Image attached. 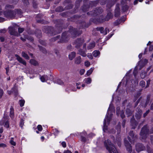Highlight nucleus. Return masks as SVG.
Here are the masks:
<instances>
[{
    "mask_svg": "<svg viewBox=\"0 0 153 153\" xmlns=\"http://www.w3.org/2000/svg\"><path fill=\"white\" fill-rule=\"evenodd\" d=\"M115 111L114 109L113 108V105L111 103L110 104L109 107L108 109L107 113L106 114V117L104 121V126L103 128V131L104 132H106V131H108V132H110V133L114 134L115 133V131H109L107 129V123L108 124L109 123L110 120V119L112 116V114H111L109 115V113L110 111L111 112H114Z\"/></svg>",
    "mask_w": 153,
    "mask_h": 153,
    "instance_id": "obj_1",
    "label": "nucleus"
},
{
    "mask_svg": "<svg viewBox=\"0 0 153 153\" xmlns=\"http://www.w3.org/2000/svg\"><path fill=\"white\" fill-rule=\"evenodd\" d=\"M140 85L142 87H143L145 86V82L144 81L142 80L140 81Z\"/></svg>",
    "mask_w": 153,
    "mask_h": 153,
    "instance_id": "obj_33",
    "label": "nucleus"
},
{
    "mask_svg": "<svg viewBox=\"0 0 153 153\" xmlns=\"http://www.w3.org/2000/svg\"><path fill=\"white\" fill-rule=\"evenodd\" d=\"M125 120H123V123H122V126L123 127H124V126H125Z\"/></svg>",
    "mask_w": 153,
    "mask_h": 153,
    "instance_id": "obj_64",
    "label": "nucleus"
},
{
    "mask_svg": "<svg viewBox=\"0 0 153 153\" xmlns=\"http://www.w3.org/2000/svg\"><path fill=\"white\" fill-rule=\"evenodd\" d=\"M76 53L74 52L71 53L69 55V58L70 60H72L75 56Z\"/></svg>",
    "mask_w": 153,
    "mask_h": 153,
    "instance_id": "obj_17",
    "label": "nucleus"
},
{
    "mask_svg": "<svg viewBox=\"0 0 153 153\" xmlns=\"http://www.w3.org/2000/svg\"><path fill=\"white\" fill-rule=\"evenodd\" d=\"M10 117H13V109L12 107H11L10 108Z\"/></svg>",
    "mask_w": 153,
    "mask_h": 153,
    "instance_id": "obj_27",
    "label": "nucleus"
},
{
    "mask_svg": "<svg viewBox=\"0 0 153 153\" xmlns=\"http://www.w3.org/2000/svg\"><path fill=\"white\" fill-rule=\"evenodd\" d=\"M10 143L13 146H15L16 145V143L13 140L12 138L10 140Z\"/></svg>",
    "mask_w": 153,
    "mask_h": 153,
    "instance_id": "obj_39",
    "label": "nucleus"
},
{
    "mask_svg": "<svg viewBox=\"0 0 153 153\" xmlns=\"http://www.w3.org/2000/svg\"><path fill=\"white\" fill-rule=\"evenodd\" d=\"M79 54L83 57L86 56L85 52V51H82V50H79Z\"/></svg>",
    "mask_w": 153,
    "mask_h": 153,
    "instance_id": "obj_22",
    "label": "nucleus"
},
{
    "mask_svg": "<svg viewBox=\"0 0 153 153\" xmlns=\"http://www.w3.org/2000/svg\"><path fill=\"white\" fill-rule=\"evenodd\" d=\"M3 132V128L2 127H1L0 128V133H2Z\"/></svg>",
    "mask_w": 153,
    "mask_h": 153,
    "instance_id": "obj_62",
    "label": "nucleus"
},
{
    "mask_svg": "<svg viewBox=\"0 0 153 153\" xmlns=\"http://www.w3.org/2000/svg\"><path fill=\"white\" fill-rule=\"evenodd\" d=\"M120 128L121 126L120 123L119 124H118L117 127V132H120Z\"/></svg>",
    "mask_w": 153,
    "mask_h": 153,
    "instance_id": "obj_34",
    "label": "nucleus"
},
{
    "mask_svg": "<svg viewBox=\"0 0 153 153\" xmlns=\"http://www.w3.org/2000/svg\"><path fill=\"white\" fill-rule=\"evenodd\" d=\"M104 144L106 149L108 151L109 153H118L115 147L111 143V141L108 140L104 142Z\"/></svg>",
    "mask_w": 153,
    "mask_h": 153,
    "instance_id": "obj_2",
    "label": "nucleus"
},
{
    "mask_svg": "<svg viewBox=\"0 0 153 153\" xmlns=\"http://www.w3.org/2000/svg\"><path fill=\"white\" fill-rule=\"evenodd\" d=\"M148 62V60L146 59L144 60V62L143 63L142 61H140L138 63V65L137 66V67L139 68L140 69L145 65L147 64Z\"/></svg>",
    "mask_w": 153,
    "mask_h": 153,
    "instance_id": "obj_6",
    "label": "nucleus"
},
{
    "mask_svg": "<svg viewBox=\"0 0 153 153\" xmlns=\"http://www.w3.org/2000/svg\"><path fill=\"white\" fill-rule=\"evenodd\" d=\"M25 103V101L24 100H21L19 101V104L21 107H22L24 105Z\"/></svg>",
    "mask_w": 153,
    "mask_h": 153,
    "instance_id": "obj_26",
    "label": "nucleus"
},
{
    "mask_svg": "<svg viewBox=\"0 0 153 153\" xmlns=\"http://www.w3.org/2000/svg\"><path fill=\"white\" fill-rule=\"evenodd\" d=\"M94 69V68H91L89 70L87 71L86 74L85 75V76H86V75L87 76L90 75L92 74Z\"/></svg>",
    "mask_w": 153,
    "mask_h": 153,
    "instance_id": "obj_18",
    "label": "nucleus"
},
{
    "mask_svg": "<svg viewBox=\"0 0 153 153\" xmlns=\"http://www.w3.org/2000/svg\"><path fill=\"white\" fill-rule=\"evenodd\" d=\"M7 147V145L4 143H1L0 144V148H4Z\"/></svg>",
    "mask_w": 153,
    "mask_h": 153,
    "instance_id": "obj_32",
    "label": "nucleus"
},
{
    "mask_svg": "<svg viewBox=\"0 0 153 153\" xmlns=\"http://www.w3.org/2000/svg\"><path fill=\"white\" fill-rule=\"evenodd\" d=\"M130 71H131L130 70L127 73L126 76L123 78L122 82H121L120 83V84L118 85L117 90L118 88L120 86V85L122 83H123V84H125V85H127L128 84L129 81L130 80V76L129 74V73Z\"/></svg>",
    "mask_w": 153,
    "mask_h": 153,
    "instance_id": "obj_4",
    "label": "nucleus"
},
{
    "mask_svg": "<svg viewBox=\"0 0 153 153\" xmlns=\"http://www.w3.org/2000/svg\"><path fill=\"white\" fill-rule=\"evenodd\" d=\"M86 133L85 131H83L80 133V135L81 138V140L82 141L85 142L86 141V138L84 137L86 136Z\"/></svg>",
    "mask_w": 153,
    "mask_h": 153,
    "instance_id": "obj_15",
    "label": "nucleus"
},
{
    "mask_svg": "<svg viewBox=\"0 0 153 153\" xmlns=\"http://www.w3.org/2000/svg\"><path fill=\"white\" fill-rule=\"evenodd\" d=\"M22 56L26 59H29V57L27 54L24 52H22Z\"/></svg>",
    "mask_w": 153,
    "mask_h": 153,
    "instance_id": "obj_23",
    "label": "nucleus"
},
{
    "mask_svg": "<svg viewBox=\"0 0 153 153\" xmlns=\"http://www.w3.org/2000/svg\"><path fill=\"white\" fill-rule=\"evenodd\" d=\"M97 30L100 31V33L104 35H106L108 33L109 31L108 29L106 28L104 30L103 27H98L97 28Z\"/></svg>",
    "mask_w": 153,
    "mask_h": 153,
    "instance_id": "obj_7",
    "label": "nucleus"
},
{
    "mask_svg": "<svg viewBox=\"0 0 153 153\" xmlns=\"http://www.w3.org/2000/svg\"><path fill=\"white\" fill-rule=\"evenodd\" d=\"M3 94V90L0 88V98H1Z\"/></svg>",
    "mask_w": 153,
    "mask_h": 153,
    "instance_id": "obj_46",
    "label": "nucleus"
},
{
    "mask_svg": "<svg viewBox=\"0 0 153 153\" xmlns=\"http://www.w3.org/2000/svg\"><path fill=\"white\" fill-rule=\"evenodd\" d=\"M16 12L18 14H21V10H16Z\"/></svg>",
    "mask_w": 153,
    "mask_h": 153,
    "instance_id": "obj_54",
    "label": "nucleus"
},
{
    "mask_svg": "<svg viewBox=\"0 0 153 153\" xmlns=\"http://www.w3.org/2000/svg\"><path fill=\"white\" fill-rule=\"evenodd\" d=\"M9 30L10 33L12 35H15L16 36H19V34L15 31L14 28L12 27H10L9 28Z\"/></svg>",
    "mask_w": 153,
    "mask_h": 153,
    "instance_id": "obj_10",
    "label": "nucleus"
},
{
    "mask_svg": "<svg viewBox=\"0 0 153 153\" xmlns=\"http://www.w3.org/2000/svg\"><path fill=\"white\" fill-rule=\"evenodd\" d=\"M88 57L90 59H92L93 56L91 53H88V54L87 55Z\"/></svg>",
    "mask_w": 153,
    "mask_h": 153,
    "instance_id": "obj_42",
    "label": "nucleus"
},
{
    "mask_svg": "<svg viewBox=\"0 0 153 153\" xmlns=\"http://www.w3.org/2000/svg\"><path fill=\"white\" fill-rule=\"evenodd\" d=\"M24 30L23 28L19 27L18 28V31L19 33H22Z\"/></svg>",
    "mask_w": 153,
    "mask_h": 153,
    "instance_id": "obj_40",
    "label": "nucleus"
},
{
    "mask_svg": "<svg viewBox=\"0 0 153 153\" xmlns=\"http://www.w3.org/2000/svg\"><path fill=\"white\" fill-rule=\"evenodd\" d=\"M142 56V53L140 54L138 56V57H139V59H140L141 58Z\"/></svg>",
    "mask_w": 153,
    "mask_h": 153,
    "instance_id": "obj_63",
    "label": "nucleus"
},
{
    "mask_svg": "<svg viewBox=\"0 0 153 153\" xmlns=\"http://www.w3.org/2000/svg\"><path fill=\"white\" fill-rule=\"evenodd\" d=\"M149 110L147 111H146V113H145L144 114H143V116L144 117H145L146 115H147V114L149 113Z\"/></svg>",
    "mask_w": 153,
    "mask_h": 153,
    "instance_id": "obj_50",
    "label": "nucleus"
},
{
    "mask_svg": "<svg viewBox=\"0 0 153 153\" xmlns=\"http://www.w3.org/2000/svg\"><path fill=\"white\" fill-rule=\"evenodd\" d=\"M138 1H139L140 2H142L143 0H135L134 2V5L136 4L137 3Z\"/></svg>",
    "mask_w": 153,
    "mask_h": 153,
    "instance_id": "obj_45",
    "label": "nucleus"
},
{
    "mask_svg": "<svg viewBox=\"0 0 153 153\" xmlns=\"http://www.w3.org/2000/svg\"><path fill=\"white\" fill-rule=\"evenodd\" d=\"M53 131L54 134L55 135L58 134L59 133V131L56 128L53 130Z\"/></svg>",
    "mask_w": 153,
    "mask_h": 153,
    "instance_id": "obj_41",
    "label": "nucleus"
},
{
    "mask_svg": "<svg viewBox=\"0 0 153 153\" xmlns=\"http://www.w3.org/2000/svg\"><path fill=\"white\" fill-rule=\"evenodd\" d=\"M95 44L94 42H92L89 44L87 47V49L90 50L93 48L95 46Z\"/></svg>",
    "mask_w": 153,
    "mask_h": 153,
    "instance_id": "obj_16",
    "label": "nucleus"
},
{
    "mask_svg": "<svg viewBox=\"0 0 153 153\" xmlns=\"http://www.w3.org/2000/svg\"><path fill=\"white\" fill-rule=\"evenodd\" d=\"M0 40L1 42H3L4 41V38L3 37H0Z\"/></svg>",
    "mask_w": 153,
    "mask_h": 153,
    "instance_id": "obj_49",
    "label": "nucleus"
},
{
    "mask_svg": "<svg viewBox=\"0 0 153 153\" xmlns=\"http://www.w3.org/2000/svg\"><path fill=\"white\" fill-rule=\"evenodd\" d=\"M117 10H118V12H117V13H116V10H115V15L116 16H117L119 15V9Z\"/></svg>",
    "mask_w": 153,
    "mask_h": 153,
    "instance_id": "obj_56",
    "label": "nucleus"
},
{
    "mask_svg": "<svg viewBox=\"0 0 153 153\" xmlns=\"http://www.w3.org/2000/svg\"><path fill=\"white\" fill-rule=\"evenodd\" d=\"M63 153H72L69 150H65L64 151Z\"/></svg>",
    "mask_w": 153,
    "mask_h": 153,
    "instance_id": "obj_51",
    "label": "nucleus"
},
{
    "mask_svg": "<svg viewBox=\"0 0 153 153\" xmlns=\"http://www.w3.org/2000/svg\"><path fill=\"white\" fill-rule=\"evenodd\" d=\"M112 15L111 13H109L106 16L105 20H108L112 17Z\"/></svg>",
    "mask_w": 153,
    "mask_h": 153,
    "instance_id": "obj_25",
    "label": "nucleus"
},
{
    "mask_svg": "<svg viewBox=\"0 0 153 153\" xmlns=\"http://www.w3.org/2000/svg\"><path fill=\"white\" fill-rule=\"evenodd\" d=\"M85 66L88 67L90 65V63L88 61H86L85 62Z\"/></svg>",
    "mask_w": 153,
    "mask_h": 153,
    "instance_id": "obj_31",
    "label": "nucleus"
},
{
    "mask_svg": "<svg viewBox=\"0 0 153 153\" xmlns=\"http://www.w3.org/2000/svg\"><path fill=\"white\" fill-rule=\"evenodd\" d=\"M146 75V73L145 72H143L142 73L140 74V76H141V78L142 79H144L145 76Z\"/></svg>",
    "mask_w": 153,
    "mask_h": 153,
    "instance_id": "obj_35",
    "label": "nucleus"
},
{
    "mask_svg": "<svg viewBox=\"0 0 153 153\" xmlns=\"http://www.w3.org/2000/svg\"><path fill=\"white\" fill-rule=\"evenodd\" d=\"M57 83L58 84L61 85H62L63 84V82H62V81L60 79L57 80Z\"/></svg>",
    "mask_w": 153,
    "mask_h": 153,
    "instance_id": "obj_38",
    "label": "nucleus"
},
{
    "mask_svg": "<svg viewBox=\"0 0 153 153\" xmlns=\"http://www.w3.org/2000/svg\"><path fill=\"white\" fill-rule=\"evenodd\" d=\"M62 146L64 147V148H65L66 147V143L64 142V141H63V142H62Z\"/></svg>",
    "mask_w": 153,
    "mask_h": 153,
    "instance_id": "obj_44",
    "label": "nucleus"
},
{
    "mask_svg": "<svg viewBox=\"0 0 153 153\" xmlns=\"http://www.w3.org/2000/svg\"><path fill=\"white\" fill-rule=\"evenodd\" d=\"M85 72V70L84 69H81L80 71V74L82 75L84 74Z\"/></svg>",
    "mask_w": 153,
    "mask_h": 153,
    "instance_id": "obj_43",
    "label": "nucleus"
},
{
    "mask_svg": "<svg viewBox=\"0 0 153 153\" xmlns=\"http://www.w3.org/2000/svg\"><path fill=\"white\" fill-rule=\"evenodd\" d=\"M4 127L6 128H8L9 126V124L8 120L6 121L4 125Z\"/></svg>",
    "mask_w": 153,
    "mask_h": 153,
    "instance_id": "obj_29",
    "label": "nucleus"
},
{
    "mask_svg": "<svg viewBox=\"0 0 153 153\" xmlns=\"http://www.w3.org/2000/svg\"><path fill=\"white\" fill-rule=\"evenodd\" d=\"M151 140L152 144H153V136L151 137Z\"/></svg>",
    "mask_w": 153,
    "mask_h": 153,
    "instance_id": "obj_61",
    "label": "nucleus"
},
{
    "mask_svg": "<svg viewBox=\"0 0 153 153\" xmlns=\"http://www.w3.org/2000/svg\"><path fill=\"white\" fill-rule=\"evenodd\" d=\"M4 21V18L0 17V22H3Z\"/></svg>",
    "mask_w": 153,
    "mask_h": 153,
    "instance_id": "obj_55",
    "label": "nucleus"
},
{
    "mask_svg": "<svg viewBox=\"0 0 153 153\" xmlns=\"http://www.w3.org/2000/svg\"><path fill=\"white\" fill-rule=\"evenodd\" d=\"M38 130L40 131H41L42 130V128L41 125H38L37 127Z\"/></svg>",
    "mask_w": 153,
    "mask_h": 153,
    "instance_id": "obj_36",
    "label": "nucleus"
},
{
    "mask_svg": "<svg viewBox=\"0 0 153 153\" xmlns=\"http://www.w3.org/2000/svg\"><path fill=\"white\" fill-rule=\"evenodd\" d=\"M128 139L131 143H134V141L135 139L133 131H131L130 132L129 135L128 136Z\"/></svg>",
    "mask_w": 153,
    "mask_h": 153,
    "instance_id": "obj_9",
    "label": "nucleus"
},
{
    "mask_svg": "<svg viewBox=\"0 0 153 153\" xmlns=\"http://www.w3.org/2000/svg\"><path fill=\"white\" fill-rule=\"evenodd\" d=\"M65 33H63L62 34V39H64L65 37Z\"/></svg>",
    "mask_w": 153,
    "mask_h": 153,
    "instance_id": "obj_60",
    "label": "nucleus"
},
{
    "mask_svg": "<svg viewBox=\"0 0 153 153\" xmlns=\"http://www.w3.org/2000/svg\"><path fill=\"white\" fill-rule=\"evenodd\" d=\"M81 62L80 56L77 57L75 59V63L77 64H79Z\"/></svg>",
    "mask_w": 153,
    "mask_h": 153,
    "instance_id": "obj_20",
    "label": "nucleus"
},
{
    "mask_svg": "<svg viewBox=\"0 0 153 153\" xmlns=\"http://www.w3.org/2000/svg\"><path fill=\"white\" fill-rule=\"evenodd\" d=\"M51 77L52 76L51 75L49 76L46 75H44L42 76L40 75V79L42 82H44L50 80Z\"/></svg>",
    "mask_w": 153,
    "mask_h": 153,
    "instance_id": "obj_5",
    "label": "nucleus"
},
{
    "mask_svg": "<svg viewBox=\"0 0 153 153\" xmlns=\"http://www.w3.org/2000/svg\"><path fill=\"white\" fill-rule=\"evenodd\" d=\"M100 53L98 51H94L93 53V54L94 56L95 57H99L100 55Z\"/></svg>",
    "mask_w": 153,
    "mask_h": 153,
    "instance_id": "obj_19",
    "label": "nucleus"
},
{
    "mask_svg": "<svg viewBox=\"0 0 153 153\" xmlns=\"http://www.w3.org/2000/svg\"><path fill=\"white\" fill-rule=\"evenodd\" d=\"M6 32V30L5 29H3L0 30V32L1 33H5Z\"/></svg>",
    "mask_w": 153,
    "mask_h": 153,
    "instance_id": "obj_58",
    "label": "nucleus"
},
{
    "mask_svg": "<svg viewBox=\"0 0 153 153\" xmlns=\"http://www.w3.org/2000/svg\"><path fill=\"white\" fill-rule=\"evenodd\" d=\"M113 33H112L111 34L108 35V36L107 37V40H108L111 37V36L113 35Z\"/></svg>",
    "mask_w": 153,
    "mask_h": 153,
    "instance_id": "obj_48",
    "label": "nucleus"
},
{
    "mask_svg": "<svg viewBox=\"0 0 153 153\" xmlns=\"http://www.w3.org/2000/svg\"><path fill=\"white\" fill-rule=\"evenodd\" d=\"M150 82V80H148L147 81V85L146 87H147L149 86V84Z\"/></svg>",
    "mask_w": 153,
    "mask_h": 153,
    "instance_id": "obj_53",
    "label": "nucleus"
},
{
    "mask_svg": "<svg viewBox=\"0 0 153 153\" xmlns=\"http://www.w3.org/2000/svg\"><path fill=\"white\" fill-rule=\"evenodd\" d=\"M142 112L141 111H140L139 112H138L137 114H136L135 115L137 119H139L140 118V117L142 114Z\"/></svg>",
    "mask_w": 153,
    "mask_h": 153,
    "instance_id": "obj_24",
    "label": "nucleus"
},
{
    "mask_svg": "<svg viewBox=\"0 0 153 153\" xmlns=\"http://www.w3.org/2000/svg\"><path fill=\"white\" fill-rule=\"evenodd\" d=\"M30 62L31 64L34 65H36L37 64V62L34 59H31L30 61Z\"/></svg>",
    "mask_w": 153,
    "mask_h": 153,
    "instance_id": "obj_28",
    "label": "nucleus"
},
{
    "mask_svg": "<svg viewBox=\"0 0 153 153\" xmlns=\"http://www.w3.org/2000/svg\"><path fill=\"white\" fill-rule=\"evenodd\" d=\"M24 124V123L23 122V120L22 119H21V122L20 124V126L21 127V128H22L23 127Z\"/></svg>",
    "mask_w": 153,
    "mask_h": 153,
    "instance_id": "obj_37",
    "label": "nucleus"
},
{
    "mask_svg": "<svg viewBox=\"0 0 153 153\" xmlns=\"http://www.w3.org/2000/svg\"><path fill=\"white\" fill-rule=\"evenodd\" d=\"M95 134H93V133H91L90 134L89 136V137H92L93 136H95Z\"/></svg>",
    "mask_w": 153,
    "mask_h": 153,
    "instance_id": "obj_59",
    "label": "nucleus"
},
{
    "mask_svg": "<svg viewBox=\"0 0 153 153\" xmlns=\"http://www.w3.org/2000/svg\"><path fill=\"white\" fill-rule=\"evenodd\" d=\"M78 42L79 43H82L84 42V40L83 39H78L77 40Z\"/></svg>",
    "mask_w": 153,
    "mask_h": 153,
    "instance_id": "obj_47",
    "label": "nucleus"
},
{
    "mask_svg": "<svg viewBox=\"0 0 153 153\" xmlns=\"http://www.w3.org/2000/svg\"><path fill=\"white\" fill-rule=\"evenodd\" d=\"M126 113L127 114V116L128 117H129L130 115H131L132 114V112L129 109H127L126 110Z\"/></svg>",
    "mask_w": 153,
    "mask_h": 153,
    "instance_id": "obj_30",
    "label": "nucleus"
},
{
    "mask_svg": "<svg viewBox=\"0 0 153 153\" xmlns=\"http://www.w3.org/2000/svg\"><path fill=\"white\" fill-rule=\"evenodd\" d=\"M153 133V128L151 129L150 133L148 131L147 126H145L143 127L141 131L140 134L142 139H145L147 134L149 133Z\"/></svg>",
    "mask_w": 153,
    "mask_h": 153,
    "instance_id": "obj_3",
    "label": "nucleus"
},
{
    "mask_svg": "<svg viewBox=\"0 0 153 153\" xmlns=\"http://www.w3.org/2000/svg\"><path fill=\"white\" fill-rule=\"evenodd\" d=\"M132 84H135L136 85V83H137V81L136 80L135 81H133V80L131 81V82Z\"/></svg>",
    "mask_w": 153,
    "mask_h": 153,
    "instance_id": "obj_52",
    "label": "nucleus"
},
{
    "mask_svg": "<svg viewBox=\"0 0 153 153\" xmlns=\"http://www.w3.org/2000/svg\"><path fill=\"white\" fill-rule=\"evenodd\" d=\"M124 143L126 148L127 150L129 152H131L132 151V149L130 144L128 141H126V140H124Z\"/></svg>",
    "mask_w": 153,
    "mask_h": 153,
    "instance_id": "obj_12",
    "label": "nucleus"
},
{
    "mask_svg": "<svg viewBox=\"0 0 153 153\" xmlns=\"http://www.w3.org/2000/svg\"><path fill=\"white\" fill-rule=\"evenodd\" d=\"M84 82L87 84H89L91 83V79L90 78H86L84 80Z\"/></svg>",
    "mask_w": 153,
    "mask_h": 153,
    "instance_id": "obj_21",
    "label": "nucleus"
},
{
    "mask_svg": "<svg viewBox=\"0 0 153 153\" xmlns=\"http://www.w3.org/2000/svg\"><path fill=\"white\" fill-rule=\"evenodd\" d=\"M136 151L139 152L140 151L143 150L145 148L142 144L138 143L136 145Z\"/></svg>",
    "mask_w": 153,
    "mask_h": 153,
    "instance_id": "obj_11",
    "label": "nucleus"
},
{
    "mask_svg": "<svg viewBox=\"0 0 153 153\" xmlns=\"http://www.w3.org/2000/svg\"><path fill=\"white\" fill-rule=\"evenodd\" d=\"M15 56L16 57L17 59L19 62L21 63H22L23 65H26V62L25 60H23L21 57H20L18 55L16 54Z\"/></svg>",
    "mask_w": 153,
    "mask_h": 153,
    "instance_id": "obj_13",
    "label": "nucleus"
},
{
    "mask_svg": "<svg viewBox=\"0 0 153 153\" xmlns=\"http://www.w3.org/2000/svg\"><path fill=\"white\" fill-rule=\"evenodd\" d=\"M153 50V45H152L150 46L149 48V50L150 51Z\"/></svg>",
    "mask_w": 153,
    "mask_h": 153,
    "instance_id": "obj_57",
    "label": "nucleus"
},
{
    "mask_svg": "<svg viewBox=\"0 0 153 153\" xmlns=\"http://www.w3.org/2000/svg\"><path fill=\"white\" fill-rule=\"evenodd\" d=\"M117 114L118 116L120 114L121 117L122 118H123L125 117V115L124 114V112L123 111H120V108L117 107Z\"/></svg>",
    "mask_w": 153,
    "mask_h": 153,
    "instance_id": "obj_14",
    "label": "nucleus"
},
{
    "mask_svg": "<svg viewBox=\"0 0 153 153\" xmlns=\"http://www.w3.org/2000/svg\"><path fill=\"white\" fill-rule=\"evenodd\" d=\"M4 16L7 18H11L14 16V12L11 10L5 12L4 14Z\"/></svg>",
    "mask_w": 153,
    "mask_h": 153,
    "instance_id": "obj_8",
    "label": "nucleus"
}]
</instances>
